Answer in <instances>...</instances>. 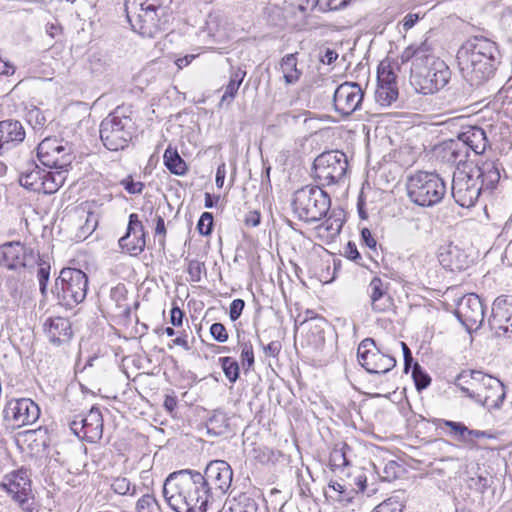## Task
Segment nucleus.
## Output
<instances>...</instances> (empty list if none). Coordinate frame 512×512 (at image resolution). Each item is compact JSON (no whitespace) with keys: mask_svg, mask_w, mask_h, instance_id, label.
<instances>
[{"mask_svg":"<svg viewBox=\"0 0 512 512\" xmlns=\"http://www.w3.org/2000/svg\"><path fill=\"white\" fill-rule=\"evenodd\" d=\"M398 97L397 86L378 85L375 91V99L382 106H389Z\"/></svg>","mask_w":512,"mask_h":512,"instance_id":"nucleus-42","label":"nucleus"},{"mask_svg":"<svg viewBox=\"0 0 512 512\" xmlns=\"http://www.w3.org/2000/svg\"><path fill=\"white\" fill-rule=\"evenodd\" d=\"M62 140L56 138H45L37 147V156L42 164H55L57 159L53 160L52 157L56 156L55 151L61 147Z\"/></svg>","mask_w":512,"mask_h":512,"instance_id":"nucleus-32","label":"nucleus"},{"mask_svg":"<svg viewBox=\"0 0 512 512\" xmlns=\"http://www.w3.org/2000/svg\"><path fill=\"white\" fill-rule=\"evenodd\" d=\"M387 284L379 277H373L368 285L371 308L375 313H383L391 309L393 300L387 291Z\"/></svg>","mask_w":512,"mask_h":512,"instance_id":"nucleus-25","label":"nucleus"},{"mask_svg":"<svg viewBox=\"0 0 512 512\" xmlns=\"http://www.w3.org/2000/svg\"><path fill=\"white\" fill-rule=\"evenodd\" d=\"M505 128V124L499 119V114H496V119L491 118L490 121H483L481 125L463 128L458 136L470 152L482 155L490 147L492 141L500 139L502 130Z\"/></svg>","mask_w":512,"mask_h":512,"instance_id":"nucleus-10","label":"nucleus"},{"mask_svg":"<svg viewBox=\"0 0 512 512\" xmlns=\"http://www.w3.org/2000/svg\"><path fill=\"white\" fill-rule=\"evenodd\" d=\"M81 212L82 215L79 217L80 219H84V223L79 227L78 236L86 238L87 236L91 235L97 228L99 215L93 211H85L84 209H82Z\"/></svg>","mask_w":512,"mask_h":512,"instance_id":"nucleus-39","label":"nucleus"},{"mask_svg":"<svg viewBox=\"0 0 512 512\" xmlns=\"http://www.w3.org/2000/svg\"><path fill=\"white\" fill-rule=\"evenodd\" d=\"M125 12L133 31L143 37L153 38L166 29L167 8L158 0H126Z\"/></svg>","mask_w":512,"mask_h":512,"instance_id":"nucleus-5","label":"nucleus"},{"mask_svg":"<svg viewBox=\"0 0 512 512\" xmlns=\"http://www.w3.org/2000/svg\"><path fill=\"white\" fill-rule=\"evenodd\" d=\"M357 359L370 374H386L396 366L395 358L380 350L372 338H365L360 342Z\"/></svg>","mask_w":512,"mask_h":512,"instance_id":"nucleus-13","label":"nucleus"},{"mask_svg":"<svg viewBox=\"0 0 512 512\" xmlns=\"http://www.w3.org/2000/svg\"><path fill=\"white\" fill-rule=\"evenodd\" d=\"M244 306H245V303L242 299H235L232 301L231 305H230V312H229V315H230V319L232 321H236L243 309H244Z\"/></svg>","mask_w":512,"mask_h":512,"instance_id":"nucleus-57","label":"nucleus"},{"mask_svg":"<svg viewBox=\"0 0 512 512\" xmlns=\"http://www.w3.org/2000/svg\"><path fill=\"white\" fill-rule=\"evenodd\" d=\"M55 154L56 156L52 158L53 160L57 159V163L43 165L54 169H68L73 160L71 146L68 143L62 142L61 147L55 151Z\"/></svg>","mask_w":512,"mask_h":512,"instance_id":"nucleus-38","label":"nucleus"},{"mask_svg":"<svg viewBox=\"0 0 512 512\" xmlns=\"http://www.w3.org/2000/svg\"><path fill=\"white\" fill-rule=\"evenodd\" d=\"M184 313L178 307H173L170 313V321L174 326H181Z\"/></svg>","mask_w":512,"mask_h":512,"instance_id":"nucleus-62","label":"nucleus"},{"mask_svg":"<svg viewBox=\"0 0 512 512\" xmlns=\"http://www.w3.org/2000/svg\"><path fill=\"white\" fill-rule=\"evenodd\" d=\"M242 368L246 374L254 364V352L251 344H244L241 351Z\"/></svg>","mask_w":512,"mask_h":512,"instance_id":"nucleus-53","label":"nucleus"},{"mask_svg":"<svg viewBox=\"0 0 512 512\" xmlns=\"http://www.w3.org/2000/svg\"><path fill=\"white\" fill-rule=\"evenodd\" d=\"M437 428L443 429L444 427H447L450 429V435L457 439L458 441L462 442L463 438H465V432L467 426H465L461 422H455L451 420H445V419H438L436 422Z\"/></svg>","mask_w":512,"mask_h":512,"instance_id":"nucleus-43","label":"nucleus"},{"mask_svg":"<svg viewBox=\"0 0 512 512\" xmlns=\"http://www.w3.org/2000/svg\"><path fill=\"white\" fill-rule=\"evenodd\" d=\"M440 155L444 162L456 165L459 168L460 165H464L468 161L470 151L457 135L455 139H449L442 143Z\"/></svg>","mask_w":512,"mask_h":512,"instance_id":"nucleus-26","label":"nucleus"},{"mask_svg":"<svg viewBox=\"0 0 512 512\" xmlns=\"http://www.w3.org/2000/svg\"><path fill=\"white\" fill-rule=\"evenodd\" d=\"M482 438L494 439L495 436L488 431L474 430L467 427L465 438H463L462 443L472 449L479 448L480 446L478 445L477 440Z\"/></svg>","mask_w":512,"mask_h":512,"instance_id":"nucleus-44","label":"nucleus"},{"mask_svg":"<svg viewBox=\"0 0 512 512\" xmlns=\"http://www.w3.org/2000/svg\"><path fill=\"white\" fill-rule=\"evenodd\" d=\"M211 336L218 342H226L228 339V334L225 326L222 323H214L210 327Z\"/></svg>","mask_w":512,"mask_h":512,"instance_id":"nucleus-55","label":"nucleus"},{"mask_svg":"<svg viewBox=\"0 0 512 512\" xmlns=\"http://www.w3.org/2000/svg\"><path fill=\"white\" fill-rule=\"evenodd\" d=\"M485 376L481 371H462L455 380V385L468 397L474 399L476 391L482 384V378Z\"/></svg>","mask_w":512,"mask_h":512,"instance_id":"nucleus-29","label":"nucleus"},{"mask_svg":"<svg viewBox=\"0 0 512 512\" xmlns=\"http://www.w3.org/2000/svg\"><path fill=\"white\" fill-rule=\"evenodd\" d=\"M37 258L33 248L18 242H7L0 246V266L8 270L32 267Z\"/></svg>","mask_w":512,"mask_h":512,"instance_id":"nucleus-15","label":"nucleus"},{"mask_svg":"<svg viewBox=\"0 0 512 512\" xmlns=\"http://www.w3.org/2000/svg\"><path fill=\"white\" fill-rule=\"evenodd\" d=\"M331 199L319 185H305L297 189L291 199L293 213L307 223L325 217L330 209Z\"/></svg>","mask_w":512,"mask_h":512,"instance_id":"nucleus-7","label":"nucleus"},{"mask_svg":"<svg viewBox=\"0 0 512 512\" xmlns=\"http://www.w3.org/2000/svg\"><path fill=\"white\" fill-rule=\"evenodd\" d=\"M44 175L45 170L32 163L25 171L20 173L19 184L30 191L41 193Z\"/></svg>","mask_w":512,"mask_h":512,"instance_id":"nucleus-30","label":"nucleus"},{"mask_svg":"<svg viewBox=\"0 0 512 512\" xmlns=\"http://www.w3.org/2000/svg\"><path fill=\"white\" fill-rule=\"evenodd\" d=\"M301 325L307 328L306 339L307 343L313 348H318L323 345L325 341L324 327L326 321L323 317H310L305 318Z\"/></svg>","mask_w":512,"mask_h":512,"instance_id":"nucleus-28","label":"nucleus"},{"mask_svg":"<svg viewBox=\"0 0 512 512\" xmlns=\"http://www.w3.org/2000/svg\"><path fill=\"white\" fill-rule=\"evenodd\" d=\"M44 330L49 341L55 345L68 342L72 336L71 323L67 318H49L44 323Z\"/></svg>","mask_w":512,"mask_h":512,"instance_id":"nucleus-27","label":"nucleus"},{"mask_svg":"<svg viewBox=\"0 0 512 512\" xmlns=\"http://www.w3.org/2000/svg\"><path fill=\"white\" fill-rule=\"evenodd\" d=\"M26 121L37 131L46 125L47 118L38 107H32L26 113Z\"/></svg>","mask_w":512,"mask_h":512,"instance_id":"nucleus-46","label":"nucleus"},{"mask_svg":"<svg viewBox=\"0 0 512 512\" xmlns=\"http://www.w3.org/2000/svg\"><path fill=\"white\" fill-rule=\"evenodd\" d=\"M351 0H320V10H338L346 7Z\"/></svg>","mask_w":512,"mask_h":512,"instance_id":"nucleus-56","label":"nucleus"},{"mask_svg":"<svg viewBox=\"0 0 512 512\" xmlns=\"http://www.w3.org/2000/svg\"><path fill=\"white\" fill-rule=\"evenodd\" d=\"M119 246L131 256H138L144 251L146 246L145 229L138 214L132 213L129 215L127 231L119 239Z\"/></svg>","mask_w":512,"mask_h":512,"instance_id":"nucleus-22","label":"nucleus"},{"mask_svg":"<svg viewBox=\"0 0 512 512\" xmlns=\"http://www.w3.org/2000/svg\"><path fill=\"white\" fill-rule=\"evenodd\" d=\"M361 238L367 247H369V248L376 247V240L373 238V236L368 228L362 229Z\"/></svg>","mask_w":512,"mask_h":512,"instance_id":"nucleus-64","label":"nucleus"},{"mask_svg":"<svg viewBox=\"0 0 512 512\" xmlns=\"http://www.w3.org/2000/svg\"><path fill=\"white\" fill-rule=\"evenodd\" d=\"M187 272L192 282L198 283L201 281L202 273L206 272L205 264L198 260H191L188 263Z\"/></svg>","mask_w":512,"mask_h":512,"instance_id":"nucleus-51","label":"nucleus"},{"mask_svg":"<svg viewBox=\"0 0 512 512\" xmlns=\"http://www.w3.org/2000/svg\"><path fill=\"white\" fill-rule=\"evenodd\" d=\"M412 376L415 382V386L419 391L427 388L431 382L429 375L421 370V367L418 363L414 364Z\"/></svg>","mask_w":512,"mask_h":512,"instance_id":"nucleus-50","label":"nucleus"},{"mask_svg":"<svg viewBox=\"0 0 512 512\" xmlns=\"http://www.w3.org/2000/svg\"><path fill=\"white\" fill-rule=\"evenodd\" d=\"M347 170V156L339 150L323 152L313 162V177L322 186L343 181Z\"/></svg>","mask_w":512,"mask_h":512,"instance_id":"nucleus-11","label":"nucleus"},{"mask_svg":"<svg viewBox=\"0 0 512 512\" xmlns=\"http://www.w3.org/2000/svg\"><path fill=\"white\" fill-rule=\"evenodd\" d=\"M455 314L468 331L477 330L484 321V305L476 294H468L458 302Z\"/></svg>","mask_w":512,"mask_h":512,"instance_id":"nucleus-19","label":"nucleus"},{"mask_svg":"<svg viewBox=\"0 0 512 512\" xmlns=\"http://www.w3.org/2000/svg\"><path fill=\"white\" fill-rule=\"evenodd\" d=\"M349 451H351V448L344 442H340L334 445L329 457V462L332 469H341L347 467L350 464L347 455Z\"/></svg>","mask_w":512,"mask_h":512,"instance_id":"nucleus-36","label":"nucleus"},{"mask_svg":"<svg viewBox=\"0 0 512 512\" xmlns=\"http://www.w3.org/2000/svg\"><path fill=\"white\" fill-rule=\"evenodd\" d=\"M280 66L286 84L291 85L298 82L302 72L297 68L296 53L284 56Z\"/></svg>","mask_w":512,"mask_h":512,"instance_id":"nucleus-33","label":"nucleus"},{"mask_svg":"<svg viewBox=\"0 0 512 512\" xmlns=\"http://www.w3.org/2000/svg\"><path fill=\"white\" fill-rule=\"evenodd\" d=\"M3 412L5 419L17 427L33 424L40 416L38 405L28 398L10 400Z\"/></svg>","mask_w":512,"mask_h":512,"instance_id":"nucleus-20","label":"nucleus"},{"mask_svg":"<svg viewBox=\"0 0 512 512\" xmlns=\"http://www.w3.org/2000/svg\"><path fill=\"white\" fill-rule=\"evenodd\" d=\"M489 326L497 337H512V296L501 295L492 305Z\"/></svg>","mask_w":512,"mask_h":512,"instance_id":"nucleus-17","label":"nucleus"},{"mask_svg":"<svg viewBox=\"0 0 512 512\" xmlns=\"http://www.w3.org/2000/svg\"><path fill=\"white\" fill-rule=\"evenodd\" d=\"M319 58L323 64L331 65L337 60L338 53L334 49L325 48L324 51L320 54Z\"/></svg>","mask_w":512,"mask_h":512,"instance_id":"nucleus-60","label":"nucleus"},{"mask_svg":"<svg viewBox=\"0 0 512 512\" xmlns=\"http://www.w3.org/2000/svg\"><path fill=\"white\" fill-rule=\"evenodd\" d=\"M281 349V343L279 341H272L269 344L263 346V353L266 358H275Z\"/></svg>","mask_w":512,"mask_h":512,"instance_id":"nucleus-59","label":"nucleus"},{"mask_svg":"<svg viewBox=\"0 0 512 512\" xmlns=\"http://www.w3.org/2000/svg\"><path fill=\"white\" fill-rule=\"evenodd\" d=\"M137 512H162L160 505L154 496L150 494L143 495L136 504Z\"/></svg>","mask_w":512,"mask_h":512,"instance_id":"nucleus-47","label":"nucleus"},{"mask_svg":"<svg viewBox=\"0 0 512 512\" xmlns=\"http://www.w3.org/2000/svg\"><path fill=\"white\" fill-rule=\"evenodd\" d=\"M396 79L395 65L389 62H381L377 73L378 85L397 86Z\"/></svg>","mask_w":512,"mask_h":512,"instance_id":"nucleus-40","label":"nucleus"},{"mask_svg":"<svg viewBox=\"0 0 512 512\" xmlns=\"http://www.w3.org/2000/svg\"><path fill=\"white\" fill-rule=\"evenodd\" d=\"M403 63L412 61L410 84L416 92L430 95L444 88L451 79L448 65L433 54L431 44L424 41L410 45L401 54Z\"/></svg>","mask_w":512,"mask_h":512,"instance_id":"nucleus-1","label":"nucleus"},{"mask_svg":"<svg viewBox=\"0 0 512 512\" xmlns=\"http://www.w3.org/2000/svg\"><path fill=\"white\" fill-rule=\"evenodd\" d=\"M202 478L204 486L208 488L210 499H213L227 493L231 487L233 471L226 461L214 460L206 466Z\"/></svg>","mask_w":512,"mask_h":512,"instance_id":"nucleus-14","label":"nucleus"},{"mask_svg":"<svg viewBox=\"0 0 512 512\" xmlns=\"http://www.w3.org/2000/svg\"><path fill=\"white\" fill-rule=\"evenodd\" d=\"M238 512H256L255 493L244 492L238 496Z\"/></svg>","mask_w":512,"mask_h":512,"instance_id":"nucleus-48","label":"nucleus"},{"mask_svg":"<svg viewBox=\"0 0 512 512\" xmlns=\"http://www.w3.org/2000/svg\"><path fill=\"white\" fill-rule=\"evenodd\" d=\"M156 236H161L159 239V244L164 247L165 245V236H166V227L164 218L161 215H156V227H155Z\"/></svg>","mask_w":512,"mask_h":512,"instance_id":"nucleus-58","label":"nucleus"},{"mask_svg":"<svg viewBox=\"0 0 512 512\" xmlns=\"http://www.w3.org/2000/svg\"><path fill=\"white\" fill-rule=\"evenodd\" d=\"M120 185L123 186L129 194H141L144 189V184L140 181L135 182L132 176H127L122 179Z\"/></svg>","mask_w":512,"mask_h":512,"instance_id":"nucleus-54","label":"nucleus"},{"mask_svg":"<svg viewBox=\"0 0 512 512\" xmlns=\"http://www.w3.org/2000/svg\"><path fill=\"white\" fill-rule=\"evenodd\" d=\"M480 377L482 384L477 389L474 399L489 410L499 409L506 397L504 384L491 375L485 374Z\"/></svg>","mask_w":512,"mask_h":512,"instance_id":"nucleus-21","label":"nucleus"},{"mask_svg":"<svg viewBox=\"0 0 512 512\" xmlns=\"http://www.w3.org/2000/svg\"><path fill=\"white\" fill-rule=\"evenodd\" d=\"M103 426V416L95 406L86 415H78L70 422L73 433L90 443H96L102 438Z\"/></svg>","mask_w":512,"mask_h":512,"instance_id":"nucleus-16","label":"nucleus"},{"mask_svg":"<svg viewBox=\"0 0 512 512\" xmlns=\"http://www.w3.org/2000/svg\"><path fill=\"white\" fill-rule=\"evenodd\" d=\"M245 71H242L241 69H237L230 77V81L228 85L225 88V92L221 97L220 105L223 104H230V102L235 97V94L237 93L244 77H245Z\"/></svg>","mask_w":512,"mask_h":512,"instance_id":"nucleus-37","label":"nucleus"},{"mask_svg":"<svg viewBox=\"0 0 512 512\" xmlns=\"http://www.w3.org/2000/svg\"><path fill=\"white\" fill-rule=\"evenodd\" d=\"M68 169H56L55 171H45L42 180V191L44 194H53L59 190L66 180Z\"/></svg>","mask_w":512,"mask_h":512,"instance_id":"nucleus-31","label":"nucleus"},{"mask_svg":"<svg viewBox=\"0 0 512 512\" xmlns=\"http://www.w3.org/2000/svg\"><path fill=\"white\" fill-rule=\"evenodd\" d=\"M213 228V215L209 212H204L197 224V230L201 235H209Z\"/></svg>","mask_w":512,"mask_h":512,"instance_id":"nucleus-52","label":"nucleus"},{"mask_svg":"<svg viewBox=\"0 0 512 512\" xmlns=\"http://www.w3.org/2000/svg\"><path fill=\"white\" fill-rule=\"evenodd\" d=\"M163 495L175 512H206L210 501L202 474L188 469L173 472L166 478Z\"/></svg>","mask_w":512,"mask_h":512,"instance_id":"nucleus-2","label":"nucleus"},{"mask_svg":"<svg viewBox=\"0 0 512 512\" xmlns=\"http://www.w3.org/2000/svg\"><path fill=\"white\" fill-rule=\"evenodd\" d=\"M111 489L119 495H135L136 486L125 477H116L111 482Z\"/></svg>","mask_w":512,"mask_h":512,"instance_id":"nucleus-45","label":"nucleus"},{"mask_svg":"<svg viewBox=\"0 0 512 512\" xmlns=\"http://www.w3.org/2000/svg\"><path fill=\"white\" fill-rule=\"evenodd\" d=\"M38 269H37V279L39 282V290L41 293V296L44 299H47L48 296V282L50 279V270L51 265L48 260H46L44 257L40 256L39 253H37L36 262Z\"/></svg>","mask_w":512,"mask_h":512,"instance_id":"nucleus-35","label":"nucleus"},{"mask_svg":"<svg viewBox=\"0 0 512 512\" xmlns=\"http://www.w3.org/2000/svg\"><path fill=\"white\" fill-rule=\"evenodd\" d=\"M88 283L85 272L77 268L65 267L61 269L51 292L59 305L71 309L85 300Z\"/></svg>","mask_w":512,"mask_h":512,"instance_id":"nucleus-9","label":"nucleus"},{"mask_svg":"<svg viewBox=\"0 0 512 512\" xmlns=\"http://www.w3.org/2000/svg\"><path fill=\"white\" fill-rule=\"evenodd\" d=\"M419 20V15L414 13L407 14L402 21L404 31L411 29Z\"/></svg>","mask_w":512,"mask_h":512,"instance_id":"nucleus-63","label":"nucleus"},{"mask_svg":"<svg viewBox=\"0 0 512 512\" xmlns=\"http://www.w3.org/2000/svg\"><path fill=\"white\" fill-rule=\"evenodd\" d=\"M164 164L175 175L182 176L187 172V164L178 154L176 149L168 147L164 152Z\"/></svg>","mask_w":512,"mask_h":512,"instance_id":"nucleus-34","label":"nucleus"},{"mask_svg":"<svg viewBox=\"0 0 512 512\" xmlns=\"http://www.w3.org/2000/svg\"><path fill=\"white\" fill-rule=\"evenodd\" d=\"M364 91L356 82L340 84L333 94L335 111L342 116H349L361 107Z\"/></svg>","mask_w":512,"mask_h":512,"instance_id":"nucleus-18","label":"nucleus"},{"mask_svg":"<svg viewBox=\"0 0 512 512\" xmlns=\"http://www.w3.org/2000/svg\"><path fill=\"white\" fill-rule=\"evenodd\" d=\"M503 167L498 160H485L470 171L457 168L453 174L451 194L461 207H472L482 190H492L501 178Z\"/></svg>","mask_w":512,"mask_h":512,"instance_id":"nucleus-4","label":"nucleus"},{"mask_svg":"<svg viewBox=\"0 0 512 512\" xmlns=\"http://www.w3.org/2000/svg\"><path fill=\"white\" fill-rule=\"evenodd\" d=\"M0 488L4 490L24 512L34 511V496L31 488L30 473L27 469L21 468L7 474L0 483Z\"/></svg>","mask_w":512,"mask_h":512,"instance_id":"nucleus-12","label":"nucleus"},{"mask_svg":"<svg viewBox=\"0 0 512 512\" xmlns=\"http://www.w3.org/2000/svg\"><path fill=\"white\" fill-rule=\"evenodd\" d=\"M130 107L118 106L100 124V139L110 151L122 150L128 146L135 130Z\"/></svg>","mask_w":512,"mask_h":512,"instance_id":"nucleus-6","label":"nucleus"},{"mask_svg":"<svg viewBox=\"0 0 512 512\" xmlns=\"http://www.w3.org/2000/svg\"><path fill=\"white\" fill-rule=\"evenodd\" d=\"M457 59L464 78L471 86L478 87L494 76L500 52L494 41L475 36L461 45Z\"/></svg>","mask_w":512,"mask_h":512,"instance_id":"nucleus-3","label":"nucleus"},{"mask_svg":"<svg viewBox=\"0 0 512 512\" xmlns=\"http://www.w3.org/2000/svg\"><path fill=\"white\" fill-rule=\"evenodd\" d=\"M406 189L409 199L421 207L440 203L447 193L444 180L437 173L427 171H418L409 176Z\"/></svg>","mask_w":512,"mask_h":512,"instance_id":"nucleus-8","label":"nucleus"},{"mask_svg":"<svg viewBox=\"0 0 512 512\" xmlns=\"http://www.w3.org/2000/svg\"><path fill=\"white\" fill-rule=\"evenodd\" d=\"M25 139V130L17 120L0 122V155L10 151Z\"/></svg>","mask_w":512,"mask_h":512,"instance_id":"nucleus-24","label":"nucleus"},{"mask_svg":"<svg viewBox=\"0 0 512 512\" xmlns=\"http://www.w3.org/2000/svg\"><path fill=\"white\" fill-rule=\"evenodd\" d=\"M222 369L225 376L231 381L235 382L239 377V365L236 360L231 357L221 358Z\"/></svg>","mask_w":512,"mask_h":512,"instance_id":"nucleus-49","label":"nucleus"},{"mask_svg":"<svg viewBox=\"0 0 512 512\" xmlns=\"http://www.w3.org/2000/svg\"><path fill=\"white\" fill-rule=\"evenodd\" d=\"M342 212L336 213L335 211L319 226L320 230H325L328 237L334 238L337 236L343 226Z\"/></svg>","mask_w":512,"mask_h":512,"instance_id":"nucleus-41","label":"nucleus"},{"mask_svg":"<svg viewBox=\"0 0 512 512\" xmlns=\"http://www.w3.org/2000/svg\"><path fill=\"white\" fill-rule=\"evenodd\" d=\"M438 260L443 268L450 271H463L469 267L471 260L467 253L457 245L448 243L440 246Z\"/></svg>","mask_w":512,"mask_h":512,"instance_id":"nucleus-23","label":"nucleus"},{"mask_svg":"<svg viewBox=\"0 0 512 512\" xmlns=\"http://www.w3.org/2000/svg\"><path fill=\"white\" fill-rule=\"evenodd\" d=\"M345 256L353 261L361 259V255L357 249V246L354 242L349 241L344 249Z\"/></svg>","mask_w":512,"mask_h":512,"instance_id":"nucleus-61","label":"nucleus"}]
</instances>
